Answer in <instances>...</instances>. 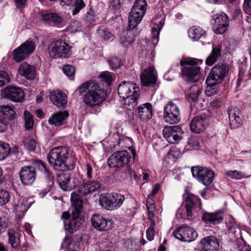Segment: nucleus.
Wrapping results in <instances>:
<instances>
[{"label": "nucleus", "mask_w": 251, "mask_h": 251, "mask_svg": "<svg viewBox=\"0 0 251 251\" xmlns=\"http://www.w3.org/2000/svg\"><path fill=\"white\" fill-rule=\"evenodd\" d=\"M100 78L102 82L109 85L112 82L114 81L115 75L111 72H104L100 75Z\"/></svg>", "instance_id": "obj_48"}, {"label": "nucleus", "mask_w": 251, "mask_h": 251, "mask_svg": "<svg viewBox=\"0 0 251 251\" xmlns=\"http://www.w3.org/2000/svg\"><path fill=\"white\" fill-rule=\"evenodd\" d=\"M28 56L19 46L13 51V58L17 62H20L25 59Z\"/></svg>", "instance_id": "obj_42"}, {"label": "nucleus", "mask_w": 251, "mask_h": 251, "mask_svg": "<svg viewBox=\"0 0 251 251\" xmlns=\"http://www.w3.org/2000/svg\"><path fill=\"white\" fill-rule=\"evenodd\" d=\"M208 116L205 112H201L195 116L190 123V130L195 133L204 131L208 124Z\"/></svg>", "instance_id": "obj_15"}, {"label": "nucleus", "mask_w": 251, "mask_h": 251, "mask_svg": "<svg viewBox=\"0 0 251 251\" xmlns=\"http://www.w3.org/2000/svg\"><path fill=\"white\" fill-rule=\"evenodd\" d=\"M10 151L8 144L0 142V161L4 160Z\"/></svg>", "instance_id": "obj_46"}, {"label": "nucleus", "mask_w": 251, "mask_h": 251, "mask_svg": "<svg viewBox=\"0 0 251 251\" xmlns=\"http://www.w3.org/2000/svg\"><path fill=\"white\" fill-rule=\"evenodd\" d=\"M50 97L52 103L58 107H63L67 104V96L61 91L51 92L50 94Z\"/></svg>", "instance_id": "obj_29"}, {"label": "nucleus", "mask_w": 251, "mask_h": 251, "mask_svg": "<svg viewBox=\"0 0 251 251\" xmlns=\"http://www.w3.org/2000/svg\"><path fill=\"white\" fill-rule=\"evenodd\" d=\"M24 115L25 117V129L26 130L32 129L34 124L33 116L27 111L24 112Z\"/></svg>", "instance_id": "obj_47"}, {"label": "nucleus", "mask_w": 251, "mask_h": 251, "mask_svg": "<svg viewBox=\"0 0 251 251\" xmlns=\"http://www.w3.org/2000/svg\"><path fill=\"white\" fill-rule=\"evenodd\" d=\"M202 220L207 224L213 225L220 223L223 220L222 213L216 212L214 213L204 212Z\"/></svg>", "instance_id": "obj_34"}, {"label": "nucleus", "mask_w": 251, "mask_h": 251, "mask_svg": "<svg viewBox=\"0 0 251 251\" xmlns=\"http://www.w3.org/2000/svg\"><path fill=\"white\" fill-rule=\"evenodd\" d=\"M191 170L192 176L205 186H208L213 182L215 173L211 169L196 166L192 167Z\"/></svg>", "instance_id": "obj_8"}, {"label": "nucleus", "mask_w": 251, "mask_h": 251, "mask_svg": "<svg viewBox=\"0 0 251 251\" xmlns=\"http://www.w3.org/2000/svg\"><path fill=\"white\" fill-rule=\"evenodd\" d=\"M4 97L14 102H20L24 98V93L22 90L15 86L6 87L3 91Z\"/></svg>", "instance_id": "obj_22"}, {"label": "nucleus", "mask_w": 251, "mask_h": 251, "mask_svg": "<svg viewBox=\"0 0 251 251\" xmlns=\"http://www.w3.org/2000/svg\"><path fill=\"white\" fill-rule=\"evenodd\" d=\"M16 113L13 107L8 105H0V119H3L9 123L15 118Z\"/></svg>", "instance_id": "obj_35"}, {"label": "nucleus", "mask_w": 251, "mask_h": 251, "mask_svg": "<svg viewBox=\"0 0 251 251\" xmlns=\"http://www.w3.org/2000/svg\"><path fill=\"white\" fill-rule=\"evenodd\" d=\"M125 196L117 193H108L105 195H101L99 199L100 205L107 210L118 209L123 205Z\"/></svg>", "instance_id": "obj_6"}, {"label": "nucleus", "mask_w": 251, "mask_h": 251, "mask_svg": "<svg viewBox=\"0 0 251 251\" xmlns=\"http://www.w3.org/2000/svg\"><path fill=\"white\" fill-rule=\"evenodd\" d=\"M97 33L104 41H112L114 39L113 35L110 31L104 28H98Z\"/></svg>", "instance_id": "obj_43"}, {"label": "nucleus", "mask_w": 251, "mask_h": 251, "mask_svg": "<svg viewBox=\"0 0 251 251\" xmlns=\"http://www.w3.org/2000/svg\"><path fill=\"white\" fill-rule=\"evenodd\" d=\"M147 2L145 0H136L129 12L130 14L135 15L138 19H143L146 11Z\"/></svg>", "instance_id": "obj_30"}, {"label": "nucleus", "mask_w": 251, "mask_h": 251, "mask_svg": "<svg viewBox=\"0 0 251 251\" xmlns=\"http://www.w3.org/2000/svg\"><path fill=\"white\" fill-rule=\"evenodd\" d=\"M50 165L56 171L73 170L76 159L71 150L67 147L58 146L50 151L47 155Z\"/></svg>", "instance_id": "obj_1"}, {"label": "nucleus", "mask_w": 251, "mask_h": 251, "mask_svg": "<svg viewBox=\"0 0 251 251\" xmlns=\"http://www.w3.org/2000/svg\"><path fill=\"white\" fill-rule=\"evenodd\" d=\"M120 41L123 46L126 47L131 46L133 43V40L129 36L122 37Z\"/></svg>", "instance_id": "obj_62"}, {"label": "nucleus", "mask_w": 251, "mask_h": 251, "mask_svg": "<svg viewBox=\"0 0 251 251\" xmlns=\"http://www.w3.org/2000/svg\"><path fill=\"white\" fill-rule=\"evenodd\" d=\"M160 25H156L155 27H153L151 29L152 38L154 40L158 42L159 39V34L160 31L163 26V24L161 21L159 22Z\"/></svg>", "instance_id": "obj_57"}, {"label": "nucleus", "mask_w": 251, "mask_h": 251, "mask_svg": "<svg viewBox=\"0 0 251 251\" xmlns=\"http://www.w3.org/2000/svg\"><path fill=\"white\" fill-rule=\"evenodd\" d=\"M140 89L135 83L130 81H122L118 88V94L123 100L133 107L136 105L139 98Z\"/></svg>", "instance_id": "obj_5"}, {"label": "nucleus", "mask_w": 251, "mask_h": 251, "mask_svg": "<svg viewBox=\"0 0 251 251\" xmlns=\"http://www.w3.org/2000/svg\"><path fill=\"white\" fill-rule=\"evenodd\" d=\"M140 79L143 85L145 86H153L157 80L154 69L151 67L144 70L140 75Z\"/></svg>", "instance_id": "obj_23"}, {"label": "nucleus", "mask_w": 251, "mask_h": 251, "mask_svg": "<svg viewBox=\"0 0 251 251\" xmlns=\"http://www.w3.org/2000/svg\"><path fill=\"white\" fill-rule=\"evenodd\" d=\"M69 113L66 111L54 113L48 119V123L51 126H59L63 125L68 117Z\"/></svg>", "instance_id": "obj_28"}, {"label": "nucleus", "mask_w": 251, "mask_h": 251, "mask_svg": "<svg viewBox=\"0 0 251 251\" xmlns=\"http://www.w3.org/2000/svg\"><path fill=\"white\" fill-rule=\"evenodd\" d=\"M77 191L78 194L84 196H87L92 192H95L100 187V184L98 181L92 180L85 182L83 181L80 184L77 183Z\"/></svg>", "instance_id": "obj_20"}, {"label": "nucleus", "mask_w": 251, "mask_h": 251, "mask_svg": "<svg viewBox=\"0 0 251 251\" xmlns=\"http://www.w3.org/2000/svg\"><path fill=\"white\" fill-rule=\"evenodd\" d=\"M226 225L229 232L234 234L235 236H236V233L239 232L240 233V229L233 219H229Z\"/></svg>", "instance_id": "obj_49"}, {"label": "nucleus", "mask_w": 251, "mask_h": 251, "mask_svg": "<svg viewBox=\"0 0 251 251\" xmlns=\"http://www.w3.org/2000/svg\"><path fill=\"white\" fill-rule=\"evenodd\" d=\"M200 147V139L197 136H191L189 139L186 148L188 150H198Z\"/></svg>", "instance_id": "obj_44"}, {"label": "nucleus", "mask_w": 251, "mask_h": 251, "mask_svg": "<svg viewBox=\"0 0 251 251\" xmlns=\"http://www.w3.org/2000/svg\"><path fill=\"white\" fill-rule=\"evenodd\" d=\"M152 197V196L149 195L147 198L146 206L147 209L151 210L155 209V204Z\"/></svg>", "instance_id": "obj_61"}, {"label": "nucleus", "mask_w": 251, "mask_h": 251, "mask_svg": "<svg viewBox=\"0 0 251 251\" xmlns=\"http://www.w3.org/2000/svg\"><path fill=\"white\" fill-rule=\"evenodd\" d=\"M60 4L62 6L72 5L74 6L72 10L73 15H76L81 9L85 6L83 0H60Z\"/></svg>", "instance_id": "obj_36"}, {"label": "nucleus", "mask_w": 251, "mask_h": 251, "mask_svg": "<svg viewBox=\"0 0 251 251\" xmlns=\"http://www.w3.org/2000/svg\"><path fill=\"white\" fill-rule=\"evenodd\" d=\"M97 82L92 81H87L85 82L82 83L79 87L77 88V89L76 90V91H78L80 95H82L83 93H86L87 91H89L90 89L89 88H90L91 86H92V85H95Z\"/></svg>", "instance_id": "obj_50"}, {"label": "nucleus", "mask_w": 251, "mask_h": 251, "mask_svg": "<svg viewBox=\"0 0 251 251\" xmlns=\"http://www.w3.org/2000/svg\"><path fill=\"white\" fill-rule=\"evenodd\" d=\"M63 246L65 247L66 251H75V250L76 246L75 243L71 241L65 242Z\"/></svg>", "instance_id": "obj_64"}, {"label": "nucleus", "mask_w": 251, "mask_h": 251, "mask_svg": "<svg viewBox=\"0 0 251 251\" xmlns=\"http://www.w3.org/2000/svg\"><path fill=\"white\" fill-rule=\"evenodd\" d=\"M80 214L78 213H72V218L68 225L64 221V226L66 228L68 226L69 232L74 233L79 229L82 225V219L80 217Z\"/></svg>", "instance_id": "obj_32"}, {"label": "nucleus", "mask_w": 251, "mask_h": 251, "mask_svg": "<svg viewBox=\"0 0 251 251\" xmlns=\"http://www.w3.org/2000/svg\"><path fill=\"white\" fill-rule=\"evenodd\" d=\"M208 87L206 88L205 91V94L208 97H211L215 94H216L219 90V83H215L214 84H207Z\"/></svg>", "instance_id": "obj_52"}, {"label": "nucleus", "mask_w": 251, "mask_h": 251, "mask_svg": "<svg viewBox=\"0 0 251 251\" xmlns=\"http://www.w3.org/2000/svg\"><path fill=\"white\" fill-rule=\"evenodd\" d=\"M183 131L179 126L165 127L163 130L164 137L170 144H175L182 139Z\"/></svg>", "instance_id": "obj_16"}, {"label": "nucleus", "mask_w": 251, "mask_h": 251, "mask_svg": "<svg viewBox=\"0 0 251 251\" xmlns=\"http://www.w3.org/2000/svg\"><path fill=\"white\" fill-rule=\"evenodd\" d=\"M183 203L186 208V216L188 219L197 216L201 209L200 199L192 194H187Z\"/></svg>", "instance_id": "obj_10"}, {"label": "nucleus", "mask_w": 251, "mask_h": 251, "mask_svg": "<svg viewBox=\"0 0 251 251\" xmlns=\"http://www.w3.org/2000/svg\"><path fill=\"white\" fill-rule=\"evenodd\" d=\"M205 31L201 27L197 25L191 26L188 31V36L194 41H198L205 37Z\"/></svg>", "instance_id": "obj_37"}, {"label": "nucleus", "mask_w": 251, "mask_h": 251, "mask_svg": "<svg viewBox=\"0 0 251 251\" xmlns=\"http://www.w3.org/2000/svg\"><path fill=\"white\" fill-rule=\"evenodd\" d=\"M32 167L40 171L46 177L50 183V187L54 184L53 175L51 171L47 167L45 163L42 160H35L33 161Z\"/></svg>", "instance_id": "obj_25"}, {"label": "nucleus", "mask_w": 251, "mask_h": 251, "mask_svg": "<svg viewBox=\"0 0 251 251\" xmlns=\"http://www.w3.org/2000/svg\"><path fill=\"white\" fill-rule=\"evenodd\" d=\"M9 192L4 189L0 188V205H3L7 203L10 200Z\"/></svg>", "instance_id": "obj_53"}, {"label": "nucleus", "mask_w": 251, "mask_h": 251, "mask_svg": "<svg viewBox=\"0 0 251 251\" xmlns=\"http://www.w3.org/2000/svg\"><path fill=\"white\" fill-rule=\"evenodd\" d=\"M71 46L62 40L52 42L50 45L48 50L53 58H68L71 55Z\"/></svg>", "instance_id": "obj_7"}, {"label": "nucleus", "mask_w": 251, "mask_h": 251, "mask_svg": "<svg viewBox=\"0 0 251 251\" xmlns=\"http://www.w3.org/2000/svg\"><path fill=\"white\" fill-rule=\"evenodd\" d=\"M16 7L21 11L27 5V0H14Z\"/></svg>", "instance_id": "obj_63"}, {"label": "nucleus", "mask_w": 251, "mask_h": 251, "mask_svg": "<svg viewBox=\"0 0 251 251\" xmlns=\"http://www.w3.org/2000/svg\"><path fill=\"white\" fill-rule=\"evenodd\" d=\"M8 243L14 250H18L21 247L20 235L14 229H9L7 232Z\"/></svg>", "instance_id": "obj_33"}, {"label": "nucleus", "mask_w": 251, "mask_h": 251, "mask_svg": "<svg viewBox=\"0 0 251 251\" xmlns=\"http://www.w3.org/2000/svg\"><path fill=\"white\" fill-rule=\"evenodd\" d=\"M10 77L8 74L3 71H0V87L3 86L10 81Z\"/></svg>", "instance_id": "obj_56"}, {"label": "nucleus", "mask_w": 251, "mask_h": 251, "mask_svg": "<svg viewBox=\"0 0 251 251\" xmlns=\"http://www.w3.org/2000/svg\"><path fill=\"white\" fill-rule=\"evenodd\" d=\"M85 171H86L87 178L91 179L93 178V168L90 163H87L85 166Z\"/></svg>", "instance_id": "obj_60"}, {"label": "nucleus", "mask_w": 251, "mask_h": 251, "mask_svg": "<svg viewBox=\"0 0 251 251\" xmlns=\"http://www.w3.org/2000/svg\"><path fill=\"white\" fill-rule=\"evenodd\" d=\"M163 116L167 123L170 124L178 123L180 120L179 108L172 101H170L164 108Z\"/></svg>", "instance_id": "obj_14"}, {"label": "nucleus", "mask_w": 251, "mask_h": 251, "mask_svg": "<svg viewBox=\"0 0 251 251\" xmlns=\"http://www.w3.org/2000/svg\"><path fill=\"white\" fill-rule=\"evenodd\" d=\"M138 115L139 118L142 121H147L152 117V105L149 102L139 105L135 110Z\"/></svg>", "instance_id": "obj_27"}, {"label": "nucleus", "mask_w": 251, "mask_h": 251, "mask_svg": "<svg viewBox=\"0 0 251 251\" xmlns=\"http://www.w3.org/2000/svg\"><path fill=\"white\" fill-rule=\"evenodd\" d=\"M131 159L130 153L127 151H117L108 158L107 163L110 168L124 169L126 174L131 176L133 173L130 165Z\"/></svg>", "instance_id": "obj_4"}, {"label": "nucleus", "mask_w": 251, "mask_h": 251, "mask_svg": "<svg viewBox=\"0 0 251 251\" xmlns=\"http://www.w3.org/2000/svg\"><path fill=\"white\" fill-rule=\"evenodd\" d=\"M245 69L243 68V67H240L239 69V75L238 77L237 80V86L239 87L240 86L242 83H243V86H245L244 82L245 81H247L248 79L251 78V76H249L247 79H244V74H245Z\"/></svg>", "instance_id": "obj_55"}, {"label": "nucleus", "mask_w": 251, "mask_h": 251, "mask_svg": "<svg viewBox=\"0 0 251 251\" xmlns=\"http://www.w3.org/2000/svg\"><path fill=\"white\" fill-rule=\"evenodd\" d=\"M71 200L74 206V211L72 213L80 214L83 203V200L81 195L75 192L73 193L71 195Z\"/></svg>", "instance_id": "obj_40"}, {"label": "nucleus", "mask_w": 251, "mask_h": 251, "mask_svg": "<svg viewBox=\"0 0 251 251\" xmlns=\"http://www.w3.org/2000/svg\"><path fill=\"white\" fill-rule=\"evenodd\" d=\"M202 90V87L200 85L195 84L191 86L187 93L188 100L194 103L196 102L201 93Z\"/></svg>", "instance_id": "obj_38"}, {"label": "nucleus", "mask_w": 251, "mask_h": 251, "mask_svg": "<svg viewBox=\"0 0 251 251\" xmlns=\"http://www.w3.org/2000/svg\"><path fill=\"white\" fill-rule=\"evenodd\" d=\"M24 145L25 147L31 151H34L36 150V143L35 140L30 136L25 137L24 140Z\"/></svg>", "instance_id": "obj_45"}, {"label": "nucleus", "mask_w": 251, "mask_h": 251, "mask_svg": "<svg viewBox=\"0 0 251 251\" xmlns=\"http://www.w3.org/2000/svg\"><path fill=\"white\" fill-rule=\"evenodd\" d=\"M107 62L111 69L114 70L120 68L122 65L121 60L116 57L110 58Z\"/></svg>", "instance_id": "obj_54"}, {"label": "nucleus", "mask_w": 251, "mask_h": 251, "mask_svg": "<svg viewBox=\"0 0 251 251\" xmlns=\"http://www.w3.org/2000/svg\"><path fill=\"white\" fill-rule=\"evenodd\" d=\"M20 46L28 56L32 53L35 49V43L31 40H26Z\"/></svg>", "instance_id": "obj_41"}, {"label": "nucleus", "mask_w": 251, "mask_h": 251, "mask_svg": "<svg viewBox=\"0 0 251 251\" xmlns=\"http://www.w3.org/2000/svg\"><path fill=\"white\" fill-rule=\"evenodd\" d=\"M228 71L227 65L223 63L216 64L211 69L206 80V84L222 83Z\"/></svg>", "instance_id": "obj_9"}, {"label": "nucleus", "mask_w": 251, "mask_h": 251, "mask_svg": "<svg viewBox=\"0 0 251 251\" xmlns=\"http://www.w3.org/2000/svg\"><path fill=\"white\" fill-rule=\"evenodd\" d=\"M228 114L231 128H237L242 125V116L239 108L231 106L228 108Z\"/></svg>", "instance_id": "obj_21"}, {"label": "nucleus", "mask_w": 251, "mask_h": 251, "mask_svg": "<svg viewBox=\"0 0 251 251\" xmlns=\"http://www.w3.org/2000/svg\"><path fill=\"white\" fill-rule=\"evenodd\" d=\"M89 88V91L83 95V102L87 107L100 106L107 97V92L103 86L97 83Z\"/></svg>", "instance_id": "obj_2"}, {"label": "nucleus", "mask_w": 251, "mask_h": 251, "mask_svg": "<svg viewBox=\"0 0 251 251\" xmlns=\"http://www.w3.org/2000/svg\"><path fill=\"white\" fill-rule=\"evenodd\" d=\"M201 251H218L219 249V242L218 239L213 236L203 238L200 242Z\"/></svg>", "instance_id": "obj_24"}, {"label": "nucleus", "mask_w": 251, "mask_h": 251, "mask_svg": "<svg viewBox=\"0 0 251 251\" xmlns=\"http://www.w3.org/2000/svg\"><path fill=\"white\" fill-rule=\"evenodd\" d=\"M226 175L232 179H240L245 176V174L237 170L229 171L226 173Z\"/></svg>", "instance_id": "obj_58"}, {"label": "nucleus", "mask_w": 251, "mask_h": 251, "mask_svg": "<svg viewBox=\"0 0 251 251\" xmlns=\"http://www.w3.org/2000/svg\"><path fill=\"white\" fill-rule=\"evenodd\" d=\"M142 19H138L135 15L129 13L128 16V27L130 29H133L140 23Z\"/></svg>", "instance_id": "obj_51"}, {"label": "nucleus", "mask_w": 251, "mask_h": 251, "mask_svg": "<svg viewBox=\"0 0 251 251\" xmlns=\"http://www.w3.org/2000/svg\"><path fill=\"white\" fill-rule=\"evenodd\" d=\"M56 175L57 182L60 187L64 191H71L76 188L77 180L75 178H71L69 173H65L66 171H58Z\"/></svg>", "instance_id": "obj_12"}, {"label": "nucleus", "mask_w": 251, "mask_h": 251, "mask_svg": "<svg viewBox=\"0 0 251 251\" xmlns=\"http://www.w3.org/2000/svg\"><path fill=\"white\" fill-rule=\"evenodd\" d=\"M91 222L92 226L99 231H106L113 226L111 220L106 219L99 214L92 215Z\"/></svg>", "instance_id": "obj_18"}, {"label": "nucleus", "mask_w": 251, "mask_h": 251, "mask_svg": "<svg viewBox=\"0 0 251 251\" xmlns=\"http://www.w3.org/2000/svg\"><path fill=\"white\" fill-rule=\"evenodd\" d=\"M18 72L20 75L29 80L34 79L37 74L35 67L26 62H23L20 65Z\"/></svg>", "instance_id": "obj_26"}, {"label": "nucleus", "mask_w": 251, "mask_h": 251, "mask_svg": "<svg viewBox=\"0 0 251 251\" xmlns=\"http://www.w3.org/2000/svg\"><path fill=\"white\" fill-rule=\"evenodd\" d=\"M19 175L23 185H30L36 179V172L32 166H25L21 168Z\"/></svg>", "instance_id": "obj_19"}, {"label": "nucleus", "mask_w": 251, "mask_h": 251, "mask_svg": "<svg viewBox=\"0 0 251 251\" xmlns=\"http://www.w3.org/2000/svg\"><path fill=\"white\" fill-rule=\"evenodd\" d=\"M173 235L176 239L184 242H190L195 240L197 236V232L193 228L185 225L181 226L174 232Z\"/></svg>", "instance_id": "obj_13"}, {"label": "nucleus", "mask_w": 251, "mask_h": 251, "mask_svg": "<svg viewBox=\"0 0 251 251\" xmlns=\"http://www.w3.org/2000/svg\"><path fill=\"white\" fill-rule=\"evenodd\" d=\"M63 71L68 77H73L75 75V70L74 66L66 64L63 67Z\"/></svg>", "instance_id": "obj_59"}, {"label": "nucleus", "mask_w": 251, "mask_h": 251, "mask_svg": "<svg viewBox=\"0 0 251 251\" xmlns=\"http://www.w3.org/2000/svg\"><path fill=\"white\" fill-rule=\"evenodd\" d=\"M41 21L45 25L51 26L60 27L64 25L63 18L59 13L55 12H48L42 13Z\"/></svg>", "instance_id": "obj_17"}, {"label": "nucleus", "mask_w": 251, "mask_h": 251, "mask_svg": "<svg viewBox=\"0 0 251 251\" xmlns=\"http://www.w3.org/2000/svg\"><path fill=\"white\" fill-rule=\"evenodd\" d=\"M221 50L222 47L221 46L213 47L211 52L205 60L206 64L211 66L217 62L218 58L221 56Z\"/></svg>", "instance_id": "obj_39"}, {"label": "nucleus", "mask_w": 251, "mask_h": 251, "mask_svg": "<svg viewBox=\"0 0 251 251\" xmlns=\"http://www.w3.org/2000/svg\"><path fill=\"white\" fill-rule=\"evenodd\" d=\"M211 22L213 31L217 34H224L229 24L228 16L224 12L214 14Z\"/></svg>", "instance_id": "obj_11"}, {"label": "nucleus", "mask_w": 251, "mask_h": 251, "mask_svg": "<svg viewBox=\"0 0 251 251\" xmlns=\"http://www.w3.org/2000/svg\"><path fill=\"white\" fill-rule=\"evenodd\" d=\"M147 2L145 0H136L129 12L130 14L135 15L138 19H143L146 11Z\"/></svg>", "instance_id": "obj_31"}, {"label": "nucleus", "mask_w": 251, "mask_h": 251, "mask_svg": "<svg viewBox=\"0 0 251 251\" xmlns=\"http://www.w3.org/2000/svg\"><path fill=\"white\" fill-rule=\"evenodd\" d=\"M202 59L192 58L181 60V74L183 78L186 81H195L199 77L201 70L200 65L202 64Z\"/></svg>", "instance_id": "obj_3"}]
</instances>
